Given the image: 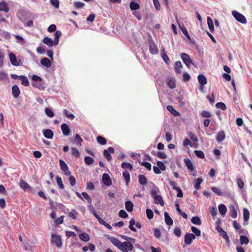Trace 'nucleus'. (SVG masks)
Masks as SVG:
<instances>
[{"mask_svg":"<svg viewBox=\"0 0 252 252\" xmlns=\"http://www.w3.org/2000/svg\"><path fill=\"white\" fill-rule=\"evenodd\" d=\"M232 14L233 17L238 22L242 24H246L247 23L246 18L240 13L236 11H233Z\"/></svg>","mask_w":252,"mask_h":252,"instance_id":"obj_1","label":"nucleus"},{"mask_svg":"<svg viewBox=\"0 0 252 252\" xmlns=\"http://www.w3.org/2000/svg\"><path fill=\"white\" fill-rule=\"evenodd\" d=\"M60 166L61 170L63 172L64 175L69 176L71 174L70 171L68 170V168L65 162L62 159L59 161Z\"/></svg>","mask_w":252,"mask_h":252,"instance_id":"obj_2","label":"nucleus"},{"mask_svg":"<svg viewBox=\"0 0 252 252\" xmlns=\"http://www.w3.org/2000/svg\"><path fill=\"white\" fill-rule=\"evenodd\" d=\"M181 57L185 64L189 68L190 64L192 63V61L189 55L186 53H182L181 54Z\"/></svg>","mask_w":252,"mask_h":252,"instance_id":"obj_3","label":"nucleus"},{"mask_svg":"<svg viewBox=\"0 0 252 252\" xmlns=\"http://www.w3.org/2000/svg\"><path fill=\"white\" fill-rule=\"evenodd\" d=\"M195 239V236L192 233H187L184 238V242L187 245H190L193 239Z\"/></svg>","mask_w":252,"mask_h":252,"instance_id":"obj_4","label":"nucleus"},{"mask_svg":"<svg viewBox=\"0 0 252 252\" xmlns=\"http://www.w3.org/2000/svg\"><path fill=\"white\" fill-rule=\"evenodd\" d=\"M115 150L113 147H109L107 150L103 151V155L108 161L112 160V156L110 153H114Z\"/></svg>","mask_w":252,"mask_h":252,"instance_id":"obj_5","label":"nucleus"},{"mask_svg":"<svg viewBox=\"0 0 252 252\" xmlns=\"http://www.w3.org/2000/svg\"><path fill=\"white\" fill-rule=\"evenodd\" d=\"M52 242L55 243L57 247H61L62 246L61 237L55 234L52 235Z\"/></svg>","mask_w":252,"mask_h":252,"instance_id":"obj_6","label":"nucleus"},{"mask_svg":"<svg viewBox=\"0 0 252 252\" xmlns=\"http://www.w3.org/2000/svg\"><path fill=\"white\" fill-rule=\"evenodd\" d=\"M19 185L24 190L32 192L33 189L24 180H21L20 181Z\"/></svg>","mask_w":252,"mask_h":252,"instance_id":"obj_7","label":"nucleus"},{"mask_svg":"<svg viewBox=\"0 0 252 252\" xmlns=\"http://www.w3.org/2000/svg\"><path fill=\"white\" fill-rule=\"evenodd\" d=\"M9 57L12 65L15 66H18L19 65V63L17 60V58L13 53H10L9 54Z\"/></svg>","mask_w":252,"mask_h":252,"instance_id":"obj_8","label":"nucleus"},{"mask_svg":"<svg viewBox=\"0 0 252 252\" xmlns=\"http://www.w3.org/2000/svg\"><path fill=\"white\" fill-rule=\"evenodd\" d=\"M102 180L105 185L110 186L112 185V181L108 174L104 173L102 175Z\"/></svg>","mask_w":252,"mask_h":252,"instance_id":"obj_9","label":"nucleus"},{"mask_svg":"<svg viewBox=\"0 0 252 252\" xmlns=\"http://www.w3.org/2000/svg\"><path fill=\"white\" fill-rule=\"evenodd\" d=\"M149 50L150 53L152 54H157L158 53V48L153 41L149 42Z\"/></svg>","mask_w":252,"mask_h":252,"instance_id":"obj_10","label":"nucleus"},{"mask_svg":"<svg viewBox=\"0 0 252 252\" xmlns=\"http://www.w3.org/2000/svg\"><path fill=\"white\" fill-rule=\"evenodd\" d=\"M40 63L42 65L45 66L47 68H49L51 66V61L47 58H44L40 61Z\"/></svg>","mask_w":252,"mask_h":252,"instance_id":"obj_11","label":"nucleus"},{"mask_svg":"<svg viewBox=\"0 0 252 252\" xmlns=\"http://www.w3.org/2000/svg\"><path fill=\"white\" fill-rule=\"evenodd\" d=\"M12 92L14 98H17L19 96L20 91L17 85H15L12 87Z\"/></svg>","mask_w":252,"mask_h":252,"instance_id":"obj_12","label":"nucleus"},{"mask_svg":"<svg viewBox=\"0 0 252 252\" xmlns=\"http://www.w3.org/2000/svg\"><path fill=\"white\" fill-rule=\"evenodd\" d=\"M61 129L63 131V134L65 136L69 135L70 130L69 128L68 125L65 123L63 124L61 126Z\"/></svg>","mask_w":252,"mask_h":252,"instance_id":"obj_13","label":"nucleus"},{"mask_svg":"<svg viewBox=\"0 0 252 252\" xmlns=\"http://www.w3.org/2000/svg\"><path fill=\"white\" fill-rule=\"evenodd\" d=\"M225 138V135L224 131L221 130L219 132L216 136V140L218 142H220L224 140Z\"/></svg>","mask_w":252,"mask_h":252,"instance_id":"obj_14","label":"nucleus"},{"mask_svg":"<svg viewBox=\"0 0 252 252\" xmlns=\"http://www.w3.org/2000/svg\"><path fill=\"white\" fill-rule=\"evenodd\" d=\"M32 84L33 87H35L40 90H43L45 88L44 84L42 80L40 82H32Z\"/></svg>","mask_w":252,"mask_h":252,"instance_id":"obj_15","label":"nucleus"},{"mask_svg":"<svg viewBox=\"0 0 252 252\" xmlns=\"http://www.w3.org/2000/svg\"><path fill=\"white\" fill-rule=\"evenodd\" d=\"M184 162L186 164V166L190 171H192L194 170L193 165L191 160L189 158H185Z\"/></svg>","mask_w":252,"mask_h":252,"instance_id":"obj_16","label":"nucleus"},{"mask_svg":"<svg viewBox=\"0 0 252 252\" xmlns=\"http://www.w3.org/2000/svg\"><path fill=\"white\" fill-rule=\"evenodd\" d=\"M44 136L48 139H51L54 136V133L52 130L50 129H47L43 130Z\"/></svg>","mask_w":252,"mask_h":252,"instance_id":"obj_17","label":"nucleus"},{"mask_svg":"<svg viewBox=\"0 0 252 252\" xmlns=\"http://www.w3.org/2000/svg\"><path fill=\"white\" fill-rule=\"evenodd\" d=\"M9 7L5 1H2L0 3V11H4L5 12L9 11Z\"/></svg>","mask_w":252,"mask_h":252,"instance_id":"obj_18","label":"nucleus"},{"mask_svg":"<svg viewBox=\"0 0 252 252\" xmlns=\"http://www.w3.org/2000/svg\"><path fill=\"white\" fill-rule=\"evenodd\" d=\"M164 216L165 221V223H166V224H167L168 225H172L173 222V220L171 218V217L169 216L168 213L166 212H165L164 213Z\"/></svg>","mask_w":252,"mask_h":252,"instance_id":"obj_19","label":"nucleus"},{"mask_svg":"<svg viewBox=\"0 0 252 252\" xmlns=\"http://www.w3.org/2000/svg\"><path fill=\"white\" fill-rule=\"evenodd\" d=\"M107 238L116 247H118L121 243L118 239L115 238V237L108 236Z\"/></svg>","mask_w":252,"mask_h":252,"instance_id":"obj_20","label":"nucleus"},{"mask_svg":"<svg viewBox=\"0 0 252 252\" xmlns=\"http://www.w3.org/2000/svg\"><path fill=\"white\" fill-rule=\"evenodd\" d=\"M218 208L220 215L222 216H225L227 212L226 206L224 204H221L219 205Z\"/></svg>","mask_w":252,"mask_h":252,"instance_id":"obj_21","label":"nucleus"},{"mask_svg":"<svg viewBox=\"0 0 252 252\" xmlns=\"http://www.w3.org/2000/svg\"><path fill=\"white\" fill-rule=\"evenodd\" d=\"M166 109L174 116H178L180 115V113L175 110L173 107L171 105H169L167 106Z\"/></svg>","mask_w":252,"mask_h":252,"instance_id":"obj_22","label":"nucleus"},{"mask_svg":"<svg viewBox=\"0 0 252 252\" xmlns=\"http://www.w3.org/2000/svg\"><path fill=\"white\" fill-rule=\"evenodd\" d=\"M125 208L128 212L133 211V204L131 201H127L125 202Z\"/></svg>","mask_w":252,"mask_h":252,"instance_id":"obj_23","label":"nucleus"},{"mask_svg":"<svg viewBox=\"0 0 252 252\" xmlns=\"http://www.w3.org/2000/svg\"><path fill=\"white\" fill-rule=\"evenodd\" d=\"M197 79L198 82L200 85H205L207 84V79L206 77L202 74H200L198 76Z\"/></svg>","mask_w":252,"mask_h":252,"instance_id":"obj_24","label":"nucleus"},{"mask_svg":"<svg viewBox=\"0 0 252 252\" xmlns=\"http://www.w3.org/2000/svg\"><path fill=\"white\" fill-rule=\"evenodd\" d=\"M129 6L130 9L133 11H136L140 8V5L138 3L133 1L130 3Z\"/></svg>","mask_w":252,"mask_h":252,"instance_id":"obj_25","label":"nucleus"},{"mask_svg":"<svg viewBox=\"0 0 252 252\" xmlns=\"http://www.w3.org/2000/svg\"><path fill=\"white\" fill-rule=\"evenodd\" d=\"M79 238L83 241L88 242L90 240V237L89 234L87 233L84 232L83 233L80 234L79 235Z\"/></svg>","mask_w":252,"mask_h":252,"instance_id":"obj_26","label":"nucleus"},{"mask_svg":"<svg viewBox=\"0 0 252 252\" xmlns=\"http://www.w3.org/2000/svg\"><path fill=\"white\" fill-rule=\"evenodd\" d=\"M43 42L48 46L49 47L53 46V41L49 37H44L42 40Z\"/></svg>","mask_w":252,"mask_h":252,"instance_id":"obj_27","label":"nucleus"},{"mask_svg":"<svg viewBox=\"0 0 252 252\" xmlns=\"http://www.w3.org/2000/svg\"><path fill=\"white\" fill-rule=\"evenodd\" d=\"M154 198V202L156 204H159L161 206L164 205V201L162 200V198L161 195H158L157 196H155Z\"/></svg>","mask_w":252,"mask_h":252,"instance_id":"obj_28","label":"nucleus"},{"mask_svg":"<svg viewBox=\"0 0 252 252\" xmlns=\"http://www.w3.org/2000/svg\"><path fill=\"white\" fill-rule=\"evenodd\" d=\"M175 207L177 212L180 214V215H182L184 219H187L188 218V215L186 213L182 211L180 208L179 204L178 203L175 204Z\"/></svg>","mask_w":252,"mask_h":252,"instance_id":"obj_29","label":"nucleus"},{"mask_svg":"<svg viewBox=\"0 0 252 252\" xmlns=\"http://www.w3.org/2000/svg\"><path fill=\"white\" fill-rule=\"evenodd\" d=\"M161 57L163 59V60H164V61L167 64H169L170 63V60L164 49L161 50Z\"/></svg>","mask_w":252,"mask_h":252,"instance_id":"obj_30","label":"nucleus"},{"mask_svg":"<svg viewBox=\"0 0 252 252\" xmlns=\"http://www.w3.org/2000/svg\"><path fill=\"white\" fill-rule=\"evenodd\" d=\"M207 24L208 27L211 32L214 31V26L213 24V22L212 19L210 17H207Z\"/></svg>","mask_w":252,"mask_h":252,"instance_id":"obj_31","label":"nucleus"},{"mask_svg":"<svg viewBox=\"0 0 252 252\" xmlns=\"http://www.w3.org/2000/svg\"><path fill=\"white\" fill-rule=\"evenodd\" d=\"M230 216L234 219L237 217V212L233 206L230 208Z\"/></svg>","mask_w":252,"mask_h":252,"instance_id":"obj_32","label":"nucleus"},{"mask_svg":"<svg viewBox=\"0 0 252 252\" xmlns=\"http://www.w3.org/2000/svg\"><path fill=\"white\" fill-rule=\"evenodd\" d=\"M182 67V64L180 61H177L175 63V69L177 73H180V69Z\"/></svg>","mask_w":252,"mask_h":252,"instance_id":"obj_33","label":"nucleus"},{"mask_svg":"<svg viewBox=\"0 0 252 252\" xmlns=\"http://www.w3.org/2000/svg\"><path fill=\"white\" fill-rule=\"evenodd\" d=\"M250 212L249 210L244 208L243 209V220L244 221H247L249 219Z\"/></svg>","mask_w":252,"mask_h":252,"instance_id":"obj_34","label":"nucleus"},{"mask_svg":"<svg viewBox=\"0 0 252 252\" xmlns=\"http://www.w3.org/2000/svg\"><path fill=\"white\" fill-rule=\"evenodd\" d=\"M168 87L170 89H173L176 88V83L175 80L173 79H169L167 82Z\"/></svg>","mask_w":252,"mask_h":252,"instance_id":"obj_35","label":"nucleus"},{"mask_svg":"<svg viewBox=\"0 0 252 252\" xmlns=\"http://www.w3.org/2000/svg\"><path fill=\"white\" fill-rule=\"evenodd\" d=\"M191 222L195 225H200L201 221L198 217H193L191 219Z\"/></svg>","mask_w":252,"mask_h":252,"instance_id":"obj_36","label":"nucleus"},{"mask_svg":"<svg viewBox=\"0 0 252 252\" xmlns=\"http://www.w3.org/2000/svg\"><path fill=\"white\" fill-rule=\"evenodd\" d=\"M240 243L241 245L246 244L247 245L249 243V238L245 235H241L240 238Z\"/></svg>","mask_w":252,"mask_h":252,"instance_id":"obj_37","label":"nucleus"},{"mask_svg":"<svg viewBox=\"0 0 252 252\" xmlns=\"http://www.w3.org/2000/svg\"><path fill=\"white\" fill-rule=\"evenodd\" d=\"M97 220L99 222V223L102 225H103L104 226H105L106 227H107V228H108L109 229H112V227L111 226L108 224L107 223H106L102 219H101L100 217H99L97 219Z\"/></svg>","mask_w":252,"mask_h":252,"instance_id":"obj_38","label":"nucleus"},{"mask_svg":"<svg viewBox=\"0 0 252 252\" xmlns=\"http://www.w3.org/2000/svg\"><path fill=\"white\" fill-rule=\"evenodd\" d=\"M20 79L22 81V84L23 85L25 86H28L29 85V82L27 77L21 75Z\"/></svg>","mask_w":252,"mask_h":252,"instance_id":"obj_39","label":"nucleus"},{"mask_svg":"<svg viewBox=\"0 0 252 252\" xmlns=\"http://www.w3.org/2000/svg\"><path fill=\"white\" fill-rule=\"evenodd\" d=\"M88 208L89 210L90 211V212L94 215V216L96 219H97L99 217V216L98 215V214L96 213L94 208L92 204L88 205Z\"/></svg>","mask_w":252,"mask_h":252,"instance_id":"obj_40","label":"nucleus"},{"mask_svg":"<svg viewBox=\"0 0 252 252\" xmlns=\"http://www.w3.org/2000/svg\"><path fill=\"white\" fill-rule=\"evenodd\" d=\"M123 175L125 179L126 185H128V184L129 183V182L130 181V175H129V172L125 170L123 172Z\"/></svg>","mask_w":252,"mask_h":252,"instance_id":"obj_41","label":"nucleus"},{"mask_svg":"<svg viewBox=\"0 0 252 252\" xmlns=\"http://www.w3.org/2000/svg\"><path fill=\"white\" fill-rule=\"evenodd\" d=\"M71 155L73 156H75L77 158H79L80 156V152L78 150L75 148L72 147L71 148Z\"/></svg>","mask_w":252,"mask_h":252,"instance_id":"obj_42","label":"nucleus"},{"mask_svg":"<svg viewBox=\"0 0 252 252\" xmlns=\"http://www.w3.org/2000/svg\"><path fill=\"white\" fill-rule=\"evenodd\" d=\"M135 42H133L132 44L135 48V50L136 53L137 54V52H141V49H140V44L137 41V39L135 38Z\"/></svg>","mask_w":252,"mask_h":252,"instance_id":"obj_43","label":"nucleus"},{"mask_svg":"<svg viewBox=\"0 0 252 252\" xmlns=\"http://www.w3.org/2000/svg\"><path fill=\"white\" fill-rule=\"evenodd\" d=\"M56 179L57 183L58 186L59 187L60 189H63L64 187L63 184V183L61 178L59 176H57Z\"/></svg>","mask_w":252,"mask_h":252,"instance_id":"obj_44","label":"nucleus"},{"mask_svg":"<svg viewBox=\"0 0 252 252\" xmlns=\"http://www.w3.org/2000/svg\"><path fill=\"white\" fill-rule=\"evenodd\" d=\"M96 140L98 143L102 145H105L107 142L106 140L101 136H98L96 138Z\"/></svg>","mask_w":252,"mask_h":252,"instance_id":"obj_45","label":"nucleus"},{"mask_svg":"<svg viewBox=\"0 0 252 252\" xmlns=\"http://www.w3.org/2000/svg\"><path fill=\"white\" fill-rule=\"evenodd\" d=\"M121 166L124 169H129L130 170H131L132 169V166L129 163L124 162L122 163Z\"/></svg>","mask_w":252,"mask_h":252,"instance_id":"obj_46","label":"nucleus"},{"mask_svg":"<svg viewBox=\"0 0 252 252\" xmlns=\"http://www.w3.org/2000/svg\"><path fill=\"white\" fill-rule=\"evenodd\" d=\"M84 160L85 163L88 165H91L94 162V159L91 157L87 156L85 158Z\"/></svg>","mask_w":252,"mask_h":252,"instance_id":"obj_47","label":"nucleus"},{"mask_svg":"<svg viewBox=\"0 0 252 252\" xmlns=\"http://www.w3.org/2000/svg\"><path fill=\"white\" fill-rule=\"evenodd\" d=\"M74 141L76 144L81 146V142L83 141V139L81 138V137L78 134H76L75 137Z\"/></svg>","mask_w":252,"mask_h":252,"instance_id":"obj_48","label":"nucleus"},{"mask_svg":"<svg viewBox=\"0 0 252 252\" xmlns=\"http://www.w3.org/2000/svg\"><path fill=\"white\" fill-rule=\"evenodd\" d=\"M202 179L200 178H198L196 179V183L194 185V187L196 189H200V184L202 182Z\"/></svg>","mask_w":252,"mask_h":252,"instance_id":"obj_49","label":"nucleus"},{"mask_svg":"<svg viewBox=\"0 0 252 252\" xmlns=\"http://www.w3.org/2000/svg\"><path fill=\"white\" fill-rule=\"evenodd\" d=\"M191 230L194 233L195 236H200L201 235L200 230L197 229L196 227L191 226Z\"/></svg>","mask_w":252,"mask_h":252,"instance_id":"obj_50","label":"nucleus"},{"mask_svg":"<svg viewBox=\"0 0 252 252\" xmlns=\"http://www.w3.org/2000/svg\"><path fill=\"white\" fill-rule=\"evenodd\" d=\"M216 106L217 108H219L222 110H225L226 109V106L223 102H218L216 103Z\"/></svg>","mask_w":252,"mask_h":252,"instance_id":"obj_51","label":"nucleus"},{"mask_svg":"<svg viewBox=\"0 0 252 252\" xmlns=\"http://www.w3.org/2000/svg\"><path fill=\"white\" fill-rule=\"evenodd\" d=\"M212 190L217 194L219 196H221L222 195V192L221 191V190L218 188L217 187H213L212 188Z\"/></svg>","mask_w":252,"mask_h":252,"instance_id":"obj_52","label":"nucleus"},{"mask_svg":"<svg viewBox=\"0 0 252 252\" xmlns=\"http://www.w3.org/2000/svg\"><path fill=\"white\" fill-rule=\"evenodd\" d=\"M194 153L197 157L200 158H204L205 156L204 153L201 151L195 150Z\"/></svg>","mask_w":252,"mask_h":252,"instance_id":"obj_53","label":"nucleus"},{"mask_svg":"<svg viewBox=\"0 0 252 252\" xmlns=\"http://www.w3.org/2000/svg\"><path fill=\"white\" fill-rule=\"evenodd\" d=\"M82 195L87 200V201L90 204H92V199L91 197L87 193L85 192H83L82 193Z\"/></svg>","mask_w":252,"mask_h":252,"instance_id":"obj_54","label":"nucleus"},{"mask_svg":"<svg viewBox=\"0 0 252 252\" xmlns=\"http://www.w3.org/2000/svg\"><path fill=\"white\" fill-rule=\"evenodd\" d=\"M146 215L149 219H152L154 216V213L153 211L150 209H147Z\"/></svg>","mask_w":252,"mask_h":252,"instance_id":"obj_55","label":"nucleus"},{"mask_svg":"<svg viewBox=\"0 0 252 252\" xmlns=\"http://www.w3.org/2000/svg\"><path fill=\"white\" fill-rule=\"evenodd\" d=\"M45 112L46 114L49 117H53L54 116V112L48 108H46L45 109Z\"/></svg>","mask_w":252,"mask_h":252,"instance_id":"obj_56","label":"nucleus"},{"mask_svg":"<svg viewBox=\"0 0 252 252\" xmlns=\"http://www.w3.org/2000/svg\"><path fill=\"white\" fill-rule=\"evenodd\" d=\"M154 236L158 239H159L161 237V232L159 229L154 228Z\"/></svg>","mask_w":252,"mask_h":252,"instance_id":"obj_57","label":"nucleus"},{"mask_svg":"<svg viewBox=\"0 0 252 252\" xmlns=\"http://www.w3.org/2000/svg\"><path fill=\"white\" fill-rule=\"evenodd\" d=\"M134 224V219H132L130 220L129 221V228L132 231L135 232L136 231L135 227H134L133 225Z\"/></svg>","mask_w":252,"mask_h":252,"instance_id":"obj_58","label":"nucleus"},{"mask_svg":"<svg viewBox=\"0 0 252 252\" xmlns=\"http://www.w3.org/2000/svg\"><path fill=\"white\" fill-rule=\"evenodd\" d=\"M174 234L179 237H181L182 232L180 228L178 227H176L174 229Z\"/></svg>","mask_w":252,"mask_h":252,"instance_id":"obj_59","label":"nucleus"},{"mask_svg":"<svg viewBox=\"0 0 252 252\" xmlns=\"http://www.w3.org/2000/svg\"><path fill=\"white\" fill-rule=\"evenodd\" d=\"M159 191V190L158 188H154L151 190V195L154 198L155 196H157L158 195V192Z\"/></svg>","mask_w":252,"mask_h":252,"instance_id":"obj_60","label":"nucleus"},{"mask_svg":"<svg viewBox=\"0 0 252 252\" xmlns=\"http://www.w3.org/2000/svg\"><path fill=\"white\" fill-rule=\"evenodd\" d=\"M201 116L204 118H210L211 116V113L207 111H202L200 113Z\"/></svg>","mask_w":252,"mask_h":252,"instance_id":"obj_61","label":"nucleus"},{"mask_svg":"<svg viewBox=\"0 0 252 252\" xmlns=\"http://www.w3.org/2000/svg\"><path fill=\"white\" fill-rule=\"evenodd\" d=\"M119 215L122 218H126L128 217L127 213L124 210H121L119 211Z\"/></svg>","mask_w":252,"mask_h":252,"instance_id":"obj_62","label":"nucleus"},{"mask_svg":"<svg viewBox=\"0 0 252 252\" xmlns=\"http://www.w3.org/2000/svg\"><path fill=\"white\" fill-rule=\"evenodd\" d=\"M157 165L158 167L162 171H164L166 169L164 164L162 161H158L157 162Z\"/></svg>","mask_w":252,"mask_h":252,"instance_id":"obj_63","label":"nucleus"},{"mask_svg":"<svg viewBox=\"0 0 252 252\" xmlns=\"http://www.w3.org/2000/svg\"><path fill=\"white\" fill-rule=\"evenodd\" d=\"M189 138L193 140L194 142H197L198 141V138L194 134V133L191 131L189 132L188 134Z\"/></svg>","mask_w":252,"mask_h":252,"instance_id":"obj_64","label":"nucleus"}]
</instances>
